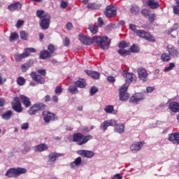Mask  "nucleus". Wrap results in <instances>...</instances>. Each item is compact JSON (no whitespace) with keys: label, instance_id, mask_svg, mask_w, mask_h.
Masks as SVG:
<instances>
[{"label":"nucleus","instance_id":"f257e3e1","mask_svg":"<svg viewBox=\"0 0 179 179\" xmlns=\"http://www.w3.org/2000/svg\"><path fill=\"white\" fill-rule=\"evenodd\" d=\"M27 173V170L24 168H11L6 171L5 176L8 177V178H16V177H19V176L26 174Z\"/></svg>","mask_w":179,"mask_h":179},{"label":"nucleus","instance_id":"f03ea898","mask_svg":"<svg viewBox=\"0 0 179 179\" xmlns=\"http://www.w3.org/2000/svg\"><path fill=\"white\" fill-rule=\"evenodd\" d=\"M91 139H93V136L92 135L85 136L80 133H77L73 135V141L77 142L78 145H82L87 143Z\"/></svg>","mask_w":179,"mask_h":179},{"label":"nucleus","instance_id":"7ed1b4c3","mask_svg":"<svg viewBox=\"0 0 179 179\" xmlns=\"http://www.w3.org/2000/svg\"><path fill=\"white\" fill-rule=\"evenodd\" d=\"M94 43L99 45L102 50H108L110 47V39L107 36L94 37Z\"/></svg>","mask_w":179,"mask_h":179},{"label":"nucleus","instance_id":"20e7f679","mask_svg":"<svg viewBox=\"0 0 179 179\" xmlns=\"http://www.w3.org/2000/svg\"><path fill=\"white\" fill-rule=\"evenodd\" d=\"M129 82L126 80V83L120 87L119 90V97L121 101H127L129 99V94L127 92Z\"/></svg>","mask_w":179,"mask_h":179},{"label":"nucleus","instance_id":"39448f33","mask_svg":"<svg viewBox=\"0 0 179 179\" xmlns=\"http://www.w3.org/2000/svg\"><path fill=\"white\" fill-rule=\"evenodd\" d=\"M136 36H138V37H140L141 38H143L144 40H147V41H150L151 43L156 42V39H155L153 35L149 34V32L145 30L139 29L137 31Z\"/></svg>","mask_w":179,"mask_h":179},{"label":"nucleus","instance_id":"423d86ee","mask_svg":"<svg viewBox=\"0 0 179 179\" xmlns=\"http://www.w3.org/2000/svg\"><path fill=\"white\" fill-rule=\"evenodd\" d=\"M45 110V106L43 103L34 104L28 110L29 115H36L39 111H43Z\"/></svg>","mask_w":179,"mask_h":179},{"label":"nucleus","instance_id":"0eeeda50","mask_svg":"<svg viewBox=\"0 0 179 179\" xmlns=\"http://www.w3.org/2000/svg\"><path fill=\"white\" fill-rule=\"evenodd\" d=\"M51 22V15L46 13L43 18L41 20L39 23L42 30H47L50 27V23Z\"/></svg>","mask_w":179,"mask_h":179},{"label":"nucleus","instance_id":"6e6552de","mask_svg":"<svg viewBox=\"0 0 179 179\" xmlns=\"http://www.w3.org/2000/svg\"><path fill=\"white\" fill-rule=\"evenodd\" d=\"M137 73L138 75V78L141 82H143V83L148 82V77L149 76V74L148 73V71L146 70V69L139 67L137 69Z\"/></svg>","mask_w":179,"mask_h":179},{"label":"nucleus","instance_id":"1a4fd4ad","mask_svg":"<svg viewBox=\"0 0 179 179\" xmlns=\"http://www.w3.org/2000/svg\"><path fill=\"white\" fill-rule=\"evenodd\" d=\"M146 96L143 93H136L130 99L129 101L133 104H138L142 100H145Z\"/></svg>","mask_w":179,"mask_h":179},{"label":"nucleus","instance_id":"9d476101","mask_svg":"<svg viewBox=\"0 0 179 179\" xmlns=\"http://www.w3.org/2000/svg\"><path fill=\"white\" fill-rule=\"evenodd\" d=\"M78 40H80L83 44H85V45H92L93 43H94V37L90 38V36L83 35V34H79Z\"/></svg>","mask_w":179,"mask_h":179},{"label":"nucleus","instance_id":"9b49d317","mask_svg":"<svg viewBox=\"0 0 179 179\" xmlns=\"http://www.w3.org/2000/svg\"><path fill=\"white\" fill-rule=\"evenodd\" d=\"M12 108L16 113H22L23 108H22V103L19 97H15L12 102Z\"/></svg>","mask_w":179,"mask_h":179},{"label":"nucleus","instance_id":"f8f14e48","mask_svg":"<svg viewBox=\"0 0 179 179\" xmlns=\"http://www.w3.org/2000/svg\"><path fill=\"white\" fill-rule=\"evenodd\" d=\"M42 114L43 115V120L47 124H48L50 121H55V120L57 118V115H55L54 113H50L47 110L43 111Z\"/></svg>","mask_w":179,"mask_h":179},{"label":"nucleus","instance_id":"ddd939ff","mask_svg":"<svg viewBox=\"0 0 179 179\" xmlns=\"http://www.w3.org/2000/svg\"><path fill=\"white\" fill-rule=\"evenodd\" d=\"M105 15L107 17H114L117 16V8L113 5L108 6Z\"/></svg>","mask_w":179,"mask_h":179},{"label":"nucleus","instance_id":"4468645a","mask_svg":"<svg viewBox=\"0 0 179 179\" xmlns=\"http://www.w3.org/2000/svg\"><path fill=\"white\" fill-rule=\"evenodd\" d=\"M166 50L171 57H173V58H178L179 51L177 48H176V47L172 45H168Z\"/></svg>","mask_w":179,"mask_h":179},{"label":"nucleus","instance_id":"2eb2a0df","mask_svg":"<svg viewBox=\"0 0 179 179\" xmlns=\"http://www.w3.org/2000/svg\"><path fill=\"white\" fill-rule=\"evenodd\" d=\"M78 155L82 156L83 157H86L87 159H92L94 156V152L90 150H80L77 152Z\"/></svg>","mask_w":179,"mask_h":179},{"label":"nucleus","instance_id":"dca6fc26","mask_svg":"<svg viewBox=\"0 0 179 179\" xmlns=\"http://www.w3.org/2000/svg\"><path fill=\"white\" fill-rule=\"evenodd\" d=\"M169 108L172 113H178L179 112V103L178 102L171 101V99H169L168 101Z\"/></svg>","mask_w":179,"mask_h":179},{"label":"nucleus","instance_id":"f3484780","mask_svg":"<svg viewBox=\"0 0 179 179\" xmlns=\"http://www.w3.org/2000/svg\"><path fill=\"white\" fill-rule=\"evenodd\" d=\"M31 78H32L33 80L35 82H37L38 83H40L41 85H44L45 83V80H44V78H43L40 75H36V72L32 71L30 73Z\"/></svg>","mask_w":179,"mask_h":179},{"label":"nucleus","instance_id":"a211bd4d","mask_svg":"<svg viewBox=\"0 0 179 179\" xmlns=\"http://www.w3.org/2000/svg\"><path fill=\"white\" fill-rule=\"evenodd\" d=\"M22 3L19 1H16L8 6V10H10V12H15V10H22Z\"/></svg>","mask_w":179,"mask_h":179},{"label":"nucleus","instance_id":"6ab92c4d","mask_svg":"<svg viewBox=\"0 0 179 179\" xmlns=\"http://www.w3.org/2000/svg\"><path fill=\"white\" fill-rule=\"evenodd\" d=\"M123 77L127 78V80H125V83H127V81L129 82V84L131 82L136 80V76H135L134 73H127L124 71L123 73Z\"/></svg>","mask_w":179,"mask_h":179},{"label":"nucleus","instance_id":"aec40b11","mask_svg":"<svg viewBox=\"0 0 179 179\" xmlns=\"http://www.w3.org/2000/svg\"><path fill=\"white\" fill-rule=\"evenodd\" d=\"M48 149V145H47L45 143H41L34 147V152H38L39 153H41V152H45V150Z\"/></svg>","mask_w":179,"mask_h":179},{"label":"nucleus","instance_id":"412c9836","mask_svg":"<svg viewBox=\"0 0 179 179\" xmlns=\"http://www.w3.org/2000/svg\"><path fill=\"white\" fill-rule=\"evenodd\" d=\"M142 146H143V143L139 142L132 144L130 146V149L133 153H136L137 152H139L141 149H142Z\"/></svg>","mask_w":179,"mask_h":179},{"label":"nucleus","instance_id":"4be33fe9","mask_svg":"<svg viewBox=\"0 0 179 179\" xmlns=\"http://www.w3.org/2000/svg\"><path fill=\"white\" fill-rule=\"evenodd\" d=\"M169 140L173 143L179 145V133H173L169 134Z\"/></svg>","mask_w":179,"mask_h":179},{"label":"nucleus","instance_id":"5701e85b","mask_svg":"<svg viewBox=\"0 0 179 179\" xmlns=\"http://www.w3.org/2000/svg\"><path fill=\"white\" fill-rule=\"evenodd\" d=\"M61 156H64V154H59L57 152L50 153L48 155V157H49L48 163H51V162L54 163V162H56L57 159H58V157H61Z\"/></svg>","mask_w":179,"mask_h":179},{"label":"nucleus","instance_id":"b1692460","mask_svg":"<svg viewBox=\"0 0 179 179\" xmlns=\"http://www.w3.org/2000/svg\"><path fill=\"white\" fill-rule=\"evenodd\" d=\"M20 99L24 106L27 108L30 107L31 106V102L30 101V99L24 95H20Z\"/></svg>","mask_w":179,"mask_h":179},{"label":"nucleus","instance_id":"393cba45","mask_svg":"<svg viewBox=\"0 0 179 179\" xmlns=\"http://www.w3.org/2000/svg\"><path fill=\"white\" fill-rule=\"evenodd\" d=\"M85 72L92 79H100V73L97 71L85 70Z\"/></svg>","mask_w":179,"mask_h":179},{"label":"nucleus","instance_id":"a878e982","mask_svg":"<svg viewBox=\"0 0 179 179\" xmlns=\"http://www.w3.org/2000/svg\"><path fill=\"white\" fill-rule=\"evenodd\" d=\"M34 64V62L33 60H29L27 63H24L21 66V70L22 72H27L29 71V69L31 68V66H33V64Z\"/></svg>","mask_w":179,"mask_h":179},{"label":"nucleus","instance_id":"bb28decb","mask_svg":"<svg viewBox=\"0 0 179 179\" xmlns=\"http://www.w3.org/2000/svg\"><path fill=\"white\" fill-rule=\"evenodd\" d=\"M74 85L77 87H80V89H83L84 87H86V80L83 78H80L75 82Z\"/></svg>","mask_w":179,"mask_h":179},{"label":"nucleus","instance_id":"cd10ccee","mask_svg":"<svg viewBox=\"0 0 179 179\" xmlns=\"http://www.w3.org/2000/svg\"><path fill=\"white\" fill-rule=\"evenodd\" d=\"M147 5L151 9H157V8H159V2L155 1V0H148Z\"/></svg>","mask_w":179,"mask_h":179},{"label":"nucleus","instance_id":"c85d7f7f","mask_svg":"<svg viewBox=\"0 0 179 179\" xmlns=\"http://www.w3.org/2000/svg\"><path fill=\"white\" fill-rule=\"evenodd\" d=\"M82 163V157H77L74 162L70 164V166L71 169H76L78 166H79Z\"/></svg>","mask_w":179,"mask_h":179},{"label":"nucleus","instance_id":"c756f323","mask_svg":"<svg viewBox=\"0 0 179 179\" xmlns=\"http://www.w3.org/2000/svg\"><path fill=\"white\" fill-rule=\"evenodd\" d=\"M15 60L16 62H20L22 59H24V58H27L26 53L24 52L22 54H15L14 55Z\"/></svg>","mask_w":179,"mask_h":179},{"label":"nucleus","instance_id":"7c9ffc66","mask_svg":"<svg viewBox=\"0 0 179 179\" xmlns=\"http://www.w3.org/2000/svg\"><path fill=\"white\" fill-rule=\"evenodd\" d=\"M125 128V125L123 124H117L115 127V132H117L118 134H124V129Z\"/></svg>","mask_w":179,"mask_h":179},{"label":"nucleus","instance_id":"2f4dec72","mask_svg":"<svg viewBox=\"0 0 179 179\" xmlns=\"http://www.w3.org/2000/svg\"><path fill=\"white\" fill-rule=\"evenodd\" d=\"M50 57H51V55L48 50H43L40 53L41 59H45V58H50Z\"/></svg>","mask_w":179,"mask_h":179},{"label":"nucleus","instance_id":"473e14b6","mask_svg":"<svg viewBox=\"0 0 179 179\" xmlns=\"http://www.w3.org/2000/svg\"><path fill=\"white\" fill-rule=\"evenodd\" d=\"M13 112L11 110H7L6 113H3L1 117L3 120H10L12 117Z\"/></svg>","mask_w":179,"mask_h":179},{"label":"nucleus","instance_id":"72a5a7b5","mask_svg":"<svg viewBox=\"0 0 179 179\" xmlns=\"http://www.w3.org/2000/svg\"><path fill=\"white\" fill-rule=\"evenodd\" d=\"M87 8L91 10H94L100 9V5L96 3H91L87 5Z\"/></svg>","mask_w":179,"mask_h":179},{"label":"nucleus","instance_id":"f704fd0d","mask_svg":"<svg viewBox=\"0 0 179 179\" xmlns=\"http://www.w3.org/2000/svg\"><path fill=\"white\" fill-rule=\"evenodd\" d=\"M117 52L122 57H127V55H129V54H131V51L127 50L125 49H120V50H117Z\"/></svg>","mask_w":179,"mask_h":179},{"label":"nucleus","instance_id":"c9c22d12","mask_svg":"<svg viewBox=\"0 0 179 179\" xmlns=\"http://www.w3.org/2000/svg\"><path fill=\"white\" fill-rule=\"evenodd\" d=\"M69 93H71L72 94H76V93H78L79 92V90H78V87L76 86H73V85H71L69 87V89H68Z\"/></svg>","mask_w":179,"mask_h":179},{"label":"nucleus","instance_id":"e433bc0d","mask_svg":"<svg viewBox=\"0 0 179 179\" xmlns=\"http://www.w3.org/2000/svg\"><path fill=\"white\" fill-rule=\"evenodd\" d=\"M20 38L22 40H24L25 41H27L29 40V34L26 32L25 31H21L20 32Z\"/></svg>","mask_w":179,"mask_h":179},{"label":"nucleus","instance_id":"4c0bfd02","mask_svg":"<svg viewBox=\"0 0 179 179\" xmlns=\"http://www.w3.org/2000/svg\"><path fill=\"white\" fill-rule=\"evenodd\" d=\"M161 59L163 61V62H168V61L171 59V56L167 53H164L162 55Z\"/></svg>","mask_w":179,"mask_h":179},{"label":"nucleus","instance_id":"58836bf2","mask_svg":"<svg viewBox=\"0 0 179 179\" xmlns=\"http://www.w3.org/2000/svg\"><path fill=\"white\" fill-rule=\"evenodd\" d=\"M17 38H19V34H17V33L16 32H12L9 37V41H10V43L15 41V40H17Z\"/></svg>","mask_w":179,"mask_h":179},{"label":"nucleus","instance_id":"ea45409f","mask_svg":"<svg viewBox=\"0 0 179 179\" xmlns=\"http://www.w3.org/2000/svg\"><path fill=\"white\" fill-rule=\"evenodd\" d=\"M89 30L92 33V34H96L99 30V27L96 25H89Z\"/></svg>","mask_w":179,"mask_h":179},{"label":"nucleus","instance_id":"a19ab883","mask_svg":"<svg viewBox=\"0 0 179 179\" xmlns=\"http://www.w3.org/2000/svg\"><path fill=\"white\" fill-rule=\"evenodd\" d=\"M36 16L41 20V19H43L45 16V12L43 10H38L36 11Z\"/></svg>","mask_w":179,"mask_h":179},{"label":"nucleus","instance_id":"79ce46f5","mask_svg":"<svg viewBox=\"0 0 179 179\" xmlns=\"http://www.w3.org/2000/svg\"><path fill=\"white\" fill-rule=\"evenodd\" d=\"M139 10H141V8H139L138 6H134L131 8V13H132V15H138L139 13Z\"/></svg>","mask_w":179,"mask_h":179},{"label":"nucleus","instance_id":"37998d69","mask_svg":"<svg viewBox=\"0 0 179 179\" xmlns=\"http://www.w3.org/2000/svg\"><path fill=\"white\" fill-rule=\"evenodd\" d=\"M24 52L25 53L27 57H29L30 52H36V50L34 49V48H27L24 49Z\"/></svg>","mask_w":179,"mask_h":179},{"label":"nucleus","instance_id":"c03bdc74","mask_svg":"<svg viewBox=\"0 0 179 179\" xmlns=\"http://www.w3.org/2000/svg\"><path fill=\"white\" fill-rule=\"evenodd\" d=\"M17 83L19 86H23L26 83V79L23 77H18L17 78Z\"/></svg>","mask_w":179,"mask_h":179},{"label":"nucleus","instance_id":"a18cd8bd","mask_svg":"<svg viewBox=\"0 0 179 179\" xmlns=\"http://www.w3.org/2000/svg\"><path fill=\"white\" fill-rule=\"evenodd\" d=\"M104 111H106L107 114H111L114 111V106L108 105L104 108Z\"/></svg>","mask_w":179,"mask_h":179},{"label":"nucleus","instance_id":"49530a36","mask_svg":"<svg viewBox=\"0 0 179 179\" xmlns=\"http://www.w3.org/2000/svg\"><path fill=\"white\" fill-rule=\"evenodd\" d=\"M176 68V64L174 63H170L169 66H167L164 69V72H170V71H173Z\"/></svg>","mask_w":179,"mask_h":179},{"label":"nucleus","instance_id":"de8ad7c7","mask_svg":"<svg viewBox=\"0 0 179 179\" xmlns=\"http://www.w3.org/2000/svg\"><path fill=\"white\" fill-rule=\"evenodd\" d=\"M106 122L108 124V127H115V125H117V121L113 119L106 120Z\"/></svg>","mask_w":179,"mask_h":179},{"label":"nucleus","instance_id":"09e8293b","mask_svg":"<svg viewBox=\"0 0 179 179\" xmlns=\"http://www.w3.org/2000/svg\"><path fill=\"white\" fill-rule=\"evenodd\" d=\"M148 18V20L151 22L153 23L156 19V15L155 13H149L148 16L147 17Z\"/></svg>","mask_w":179,"mask_h":179},{"label":"nucleus","instance_id":"8fccbe9b","mask_svg":"<svg viewBox=\"0 0 179 179\" xmlns=\"http://www.w3.org/2000/svg\"><path fill=\"white\" fill-rule=\"evenodd\" d=\"M100 128L101 129H103V131H107V128H108V124L106 120L101 123Z\"/></svg>","mask_w":179,"mask_h":179},{"label":"nucleus","instance_id":"3c124183","mask_svg":"<svg viewBox=\"0 0 179 179\" xmlns=\"http://www.w3.org/2000/svg\"><path fill=\"white\" fill-rule=\"evenodd\" d=\"M48 50L49 51V54H54V51H55V46L52 44H50L48 46Z\"/></svg>","mask_w":179,"mask_h":179},{"label":"nucleus","instance_id":"603ef678","mask_svg":"<svg viewBox=\"0 0 179 179\" xmlns=\"http://www.w3.org/2000/svg\"><path fill=\"white\" fill-rule=\"evenodd\" d=\"M30 150H31L30 145H26L24 146V150H22V153H24V155H27V153H29Z\"/></svg>","mask_w":179,"mask_h":179},{"label":"nucleus","instance_id":"864d4df0","mask_svg":"<svg viewBox=\"0 0 179 179\" xmlns=\"http://www.w3.org/2000/svg\"><path fill=\"white\" fill-rule=\"evenodd\" d=\"M150 13V11L148 9H143L141 10V14L143 15V16H144L145 17H148L149 16V14Z\"/></svg>","mask_w":179,"mask_h":179},{"label":"nucleus","instance_id":"5fc2aeb1","mask_svg":"<svg viewBox=\"0 0 179 179\" xmlns=\"http://www.w3.org/2000/svg\"><path fill=\"white\" fill-rule=\"evenodd\" d=\"M129 29H130V30L134 31V33H135L136 34H137V31H139V30L136 29V25H135L134 24H129Z\"/></svg>","mask_w":179,"mask_h":179},{"label":"nucleus","instance_id":"6e6d98bb","mask_svg":"<svg viewBox=\"0 0 179 179\" xmlns=\"http://www.w3.org/2000/svg\"><path fill=\"white\" fill-rule=\"evenodd\" d=\"M130 51H131V52H139V48L136 45H133L130 47Z\"/></svg>","mask_w":179,"mask_h":179},{"label":"nucleus","instance_id":"4d7b16f0","mask_svg":"<svg viewBox=\"0 0 179 179\" xmlns=\"http://www.w3.org/2000/svg\"><path fill=\"white\" fill-rule=\"evenodd\" d=\"M99 92V90L96 87H92L90 89V96H94V94H96Z\"/></svg>","mask_w":179,"mask_h":179},{"label":"nucleus","instance_id":"13d9d810","mask_svg":"<svg viewBox=\"0 0 179 179\" xmlns=\"http://www.w3.org/2000/svg\"><path fill=\"white\" fill-rule=\"evenodd\" d=\"M129 43H127V42H125V41H122L121 43H120V44H119V47H120V48H127V47H129Z\"/></svg>","mask_w":179,"mask_h":179},{"label":"nucleus","instance_id":"bf43d9fd","mask_svg":"<svg viewBox=\"0 0 179 179\" xmlns=\"http://www.w3.org/2000/svg\"><path fill=\"white\" fill-rule=\"evenodd\" d=\"M55 94H61V93H62V88L61 87V86H57L55 90Z\"/></svg>","mask_w":179,"mask_h":179},{"label":"nucleus","instance_id":"052dcab7","mask_svg":"<svg viewBox=\"0 0 179 179\" xmlns=\"http://www.w3.org/2000/svg\"><path fill=\"white\" fill-rule=\"evenodd\" d=\"M23 23H24V22H23V20H18L17 22L16 28L20 29V27H22V26H23Z\"/></svg>","mask_w":179,"mask_h":179},{"label":"nucleus","instance_id":"680f3d73","mask_svg":"<svg viewBox=\"0 0 179 179\" xmlns=\"http://www.w3.org/2000/svg\"><path fill=\"white\" fill-rule=\"evenodd\" d=\"M37 72L39 73V75H42V76H45L47 73L45 69H38Z\"/></svg>","mask_w":179,"mask_h":179},{"label":"nucleus","instance_id":"e2e57ef3","mask_svg":"<svg viewBox=\"0 0 179 179\" xmlns=\"http://www.w3.org/2000/svg\"><path fill=\"white\" fill-rule=\"evenodd\" d=\"M69 44H71V41L68 37H66L64 39V45L65 47H69Z\"/></svg>","mask_w":179,"mask_h":179},{"label":"nucleus","instance_id":"0e129e2a","mask_svg":"<svg viewBox=\"0 0 179 179\" xmlns=\"http://www.w3.org/2000/svg\"><path fill=\"white\" fill-rule=\"evenodd\" d=\"M21 129H29V123H24L21 125Z\"/></svg>","mask_w":179,"mask_h":179},{"label":"nucleus","instance_id":"69168bd1","mask_svg":"<svg viewBox=\"0 0 179 179\" xmlns=\"http://www.w3.org/2000/svg\"><path fill=\"white\" fill-rule=\"evenodd\" d=\"M108 80L110 83H114L115 82V78L113 76H108Z\"/></svg>","mask_w":179,"mask_h":179},{"label":"nucleus","instance_id":"338daca9","mask_svg":"<svg viewBox=\"0 0 179 179\" xmlns=\"http://www.w3.org/2000/svg\"><path fill=\"white\" fill-rule=\"evenodd\" d=\"M153 90H155L154 87H148L146 88V92L147 93H152V92H153Z\"/></svg>","mask_w":179,"mask_h":179},{"label":"nucleus","instance_id":"774afa93","mask_svg":"<svg viewBox=\"0 0 179 179\" xmlns=\"http://www.w3.org/2000/svg\"><path fill=\"white\" fill-rule=\"evenodd\" d=\"M122 179V176H121V175H120V173H117L115 174L112 179Z\"/></svg>","mask_w":179,"mask_h":179}]
</instances>
